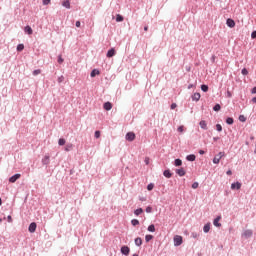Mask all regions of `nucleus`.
<instances>
[{
	"label": "nucleus",
	"mask_w": 256,
	"mask_h": 256,
	"mask_svg": "<svg viewBox=\"0 0 256 256\" xmlns=\"http://www.w3.org/2000/svg\"><path fill=\"white\" fill-rule=\"evenodd\" d=\"M223 157H225V152H220L213 158V163L215 165H219V162L221 161V159H223Z\"/></svg>",
	"instance_id": "f257e3e1"
},
{
	"label": "nucleus",
	"mask_w": 256,
	"mask_h": 256,
	"mask_svg": "<svg viewBox=\"0 0 256 256\" xmlns=\"http://www.w3.org/2000/svg\"><path fill=\"white\" fill-rule=\"evenodd\" d=\"M182 244H183V237L179 235L174 236L175 247H179V245H182Z\"/></svg>",
	"instance_id": "f03ea898"
},
{
	"label": "nucleus",
	"mask_w": 256,
	"mask_h": 256,
	"mask_svg": "<svg viewBox=\"0 0 256 256\" xmlns=\"http://www.w3.org/2000/svg\"><path fill=\"white\" fill-rule=\"evenodd\" d=\"M28 231H29L30 233H35V231H37V223L32 222V223L29 225Z\"/></svg>",
	"instance_id": "7ed1b4c3"
},
{
	"label": "nucleus",
	"mask_w": 256,
	"mask_h": 256,
	"mask_svg": "<svg viewBox=\"0 0 256 256\" xmlns=\"http://www.w3.org/2000/svg\"><path fill=\"white\" fill-rule=\"evenodd\" d=\"M135 134L133 133V132H128L127 134H126V141H135Z\"/></svg>",
	"instance_id": "20e7f679"
},
{
	"label": "nucleus",
	"mask_w": 256,
	"mask_h": 256,
	"mask_svg": "<svg viewBox=\"0 0 256 256\" xmlns=\"http://www.w3.org/2000/svg\"><path fill=\"white\" fill-rule=\"evenodd\" d=\"M17 179H21V174H15V175L11 176L9 178V182L10 183H15V181H17Z\"/></svg>",
	"instance_id": "39448f33"
},
{
	"label": "nucleus",
	"mask_w": 256,
	"mask_h": 256,
	"mask_svg": "<svg viewBox=\"0 0 256 256\" xmlns=\"http://www.w3.org/2000/svg\"><path fill=\"white\" fill-rule=\"evenodd\" d=\"M130 251H131V249H129V246H122L121 247V253L123 255H129Z\"/></svg>",
	"instance_id": "423d86ee"
},
{
	"label": "nucleus",
	"mask_w": 256,
	"mask_h": 256,
	"mask_svg": "<svg viewBox=\"0 0 256 256\" xmlns=\"http://www.w3.org/2000/svg\"><path fill=\"white\" fill-rule=\"evenodd\" d=\"M105 111H111V109H113V104H111V102H106L103 105Z\"/></svg>",
	"instance_id": "0eeeda50"
},
{
	"label": "nucleus",
	"mask_w": 256,
	"mask_h": 256,
	"mask_svg": "<svg viewBox=\"0 0 256 256\" xmlns=\"http://www.w3.org/2000/svg\"><path fill=\"white\" fill-rule=\"evenodd\" d=\"M177 175H179V177H185V168H179L176 170Z\"/></svg>",
	"instance_id": "6e6552de"
},
{
	"label": "nucleus",
	"mask_w": 256,
	"mask_h": 256,
	"mask_svg": "<svg viewBox=\"0 0 256 256\" xmlns=\"http://www.w3.org/2000/svg\"><path fill=\"white\" fill-rule=\"evenodd\" d=\"M221 221V216H218L217 218L214 219V226L215 227H221V223H219Z\"/></svg>",
	"instance_id": "1a4fd4ad"
},
{
	"label": "nucleus",
	"mask_w": 256,
	"mask_h": 256,
	"mask_svg": "<svg viewBox=\"0 0 256 256\" xmlns=\"http://www.w3.org/2000/svg\"><path fill=\"white\" fill-rule=\"evenodd\" d=\"M163 175H164V177H166V179H171V177L173 176V174L171 173L170 170H165L163 172Z\"/></svg>",
	"instance_id": "9d476101"
},
{
	"label": "nucleus",
	"mask_w": 256,
	"mask_h": 256,
	"mask_svg": "<svg viewBox=\"0 0 256 256\" xmlns=\"http://www.w3.org/2000/svg\"><path fill=\"white\" fill-rule=\"evenodd\" d=\"M231 189H241V182H236L231 184Z\"/></svg>",
	"instance_id": "9b49d317"
},
{
	"label": "nucleus",
	"mask_w": 256,
	"mask_h": 256,
	"mask_svg": "<svg viewBox=\"0 0 256 256\" xmlns=\"http://www.w3.org/2000/svg\"><path fill=\"white\" fill-rule=\"evenodd\" d=\"M203 231L204 233H209V231H211V223L205 224L203 227Z\"/></svg>",
	"instance_id": "f8f14e48"
},
{
	"label": "nucleus",
	"mask_w": 256,
	"mask_h": 256,
	"mask_svg": "<svg viewBox=\"0 0 256 256\" xmlns=\"http://www.w3.org/2000/svg\"><path fill=\"white\" fill-rule=\"evenodd\" d=\"M62 5L66 8V9H71V2L69 0H64L62 2Z\"/></svg>",
	"instance_id": "ddd939ff"
},
{
	"label": "nucleus",
	"mask_w": 256,
	"mask_h": 256,
	"mask_svg": "<svg viewBox=\"0 0 256 256\" xmlns=\"http://www.w3.org/2000/svg\"><path fill=\"white\" fill-rule=\"evenodd\" d=\"M201 99V94L200 93H194L192 95V101H199Z\"/></svg>",
	"instance_id": "4468645a"
},
{
	"label": "nucleus",
	"mask_w": 256,
	"mask_h": 256,
	"mask_svg": "<svg viewBox=\"0 0 256 256\" xmlns=\"http://www.w3.org/2000/svg\"><path fill=\"white\" fill-rule=\"evenodd\" d=\"M199 125L201 129H204L205 131H207V122L205 120H201Z\"/></svg>",
	"instance_id": "2eb2a0df"
},
{
	"label": "nucleus",
	"mask_w": 256,
	"mask_h": 256,
	"mask_svg": "<svg viewBox=\"0 0 256 256\" xmlns=\"http://www.w3.org/2000/svg\"><path fill=\"white\" fill-rule=\"evenodd\" d=\"M226 24L228 25V27H235V21L231 18H229L227 21H226Z\"/></svg>",
	"instance_id": "dca6fc26"
},
{
	"label": "nucleus",
	"mask_w": 256,
	"mask_h": 256,
	"mask_svg": "<svg viewBox=\"0 0 256 256\" xmlns=\"http://www.w3.org/2000/svg\"><path fill=\"white\" fill-rule=\"evenodd\" d=\"M251 235H253V231H251V230H246L243 233V237H246V239L251 237Z\"/></svg>",
	"instance_id": "f3484780"
},
{
	"label": "nucleus",
	"mask_w": 256,
	"mask_h": 256,
	"mask_svg": "<svg viewBox=\"0 0 256 256\" xmlns=\"http://www.w3.org/2000/svg\"><path fill=\"white\" fill-rule=\"evenodd\" d=\"M115 55V48H111L108 52H107V57H114Z\"/></svg>",
	"instance_id": "a211bd4d"
},
{
	"label": "nucleus",
	"mask_w": 256,
	"mask_h": 256,
	"mask_svg": "<svg viewBox=\"0 0 256 256\" xmlns=\"http://www.w3.org/2000/svg\"><path fill=\"white\" fill-rule=\"evenodd\" d=\"M175 167H181L183 165V161L181 159H176L174 161Z\"/></svg>",
	"instance_id": "6ab92c4d"
},
{
	"label": "nucleus",
	"mask_w": 256,
	"mask_h": 256,
	"mask_svg": "<svg viewBox=\"0 0 256 256\" xmlns=\"http://www.w3.org/2000/svg\"><path fill=\"white\" fill-rule=\"evenodd\" d=\"M135 245H137V247H141V245H143V240L141 238H136L135 239Z\"/></svg>",
	"instance_id": "aec40b11"
},
{
	"label": "nucleus",
	"mask_w": 256,
	"mask_h": 256,
	"mask_svg": "<svg viewBox=\"0 0 256 256\" xmlns=\"http://www.w3.org/2000/svg\"><path fill=\"white\" fill-rule=\"evenodd\" d=\"M42 163L43 165H49L50 163L49 156H44V158L42 159Z\"/></svg>",
	"instance_id": "412c9836"
},
{
	"label": "nucleus",
	"mask_w": 256,
	"mask_h": 256,
	"mask_svg": "<svg viewBox=\"0 0 256 256\" xmlns=\"http://www.w3.org/2000/svg\"><path fill=\"white\" fill-rule=\"evenodd\" d=\"M187 161H195L196 159V156L195 154H190L186 157Z\"/></svg>",
	"instance_id": "4be33fe9"
},
{
	"label": "nucleus",
	"mask_w": 256,
	"mask_h": 256,
	"mask_svg": "<svg viewBox=\"0 0 256 256\" xmlns=\"http://www.w3.org/2000/svg\"><path fill=\"white\" fill-rule=\"evenodd\" d=\"M116 21H117V23H121V21H124L123 16L120 15V14H117V15H116Z\"/></svg>",
	"instance_id": "5701e85b"
},
{
	"label": "nucleus",
	"mask_w": 256,
	"mask_h": 256,
	"mask_svg": "<svg viewBox=\"0 0 256 256\" xmlns=\"http://www.w3.org/2000/svg\"><path fill=\"white\" fill-rule=\"evenodd\" d=\"M99 73H100L99 70L94 69V70H92L90 77H95L96 75H99Z\"/></svg>",
	"instance_id": "b1692460"
},
{
	"label": "nucleus",
	"mask_w": 256,
	"mask_h": 256,
	"mask_svg": "<svg viewBox=\"0 0 256 256\" xmlns=\"http://www.w3.org/2000/svg\"><path fill=\"white\" fill-rule=\"evenodd\" d=\"M201 89H202V91H203L204 93H207V92L209 91V86L203 84V85H201Z\"/></svg>",
	"instance_id": "393cba45"
},
{
	"label": "nucleus",
	"mask_w": 256,
	"mask_h": 256,
	"mask_svg": "<svg viewBox=\"0 0 256 256\" xmlns=\"http://www.w3.org/2000/svg\"><path fill=\"white\" fill-rule=\"evenodd\" d=\"M141 213H143V208H138L134 211V215H137V216L141 215Z\"/></svg>",
	"instance_id": "a878e982"
},
{
	"label": "nucleus",
	"mask_w": 256,
	"mask_h": 256,
	"mask_svg": "<svg viewBox=\"0 0 256 256\" xmlns=\"http://www.w3.org/2000/svg\"><path fill=\"white\" fill-rule=\"evenodd\" d=\"M65 143H66L65 138H60V139L58 140V145H60L61 147H62L63 145H65Z\"/></svg>",
	"instance_id": "bb28decb"
},
{
	"label": "nucleus",
	"mask_w": 256,
	"mask_h": 256,
	"mask_svg": "<svg viewBox=\"0 0 256 256\" xmlns=\"http://www.w3.org/2000/svg\"><path fill=\"white\" fill-rule=\"evenodd\" d=\"M148 231L150 233H155V225L151 224L150 226H148Z\"/></svg>",
	"instance_id": "cd10ccee"
},
{
	"label": "nucleus",
	"mask_w": 256,
	"mask_h": 256,
	"mask_svg": "<svg viewBox=\"0 0 256 256\" xmlns=\"http://www.w3.org/2000/svg\"><path fill=\"white\" fill-rule=\"evenodd\" d=\"M25 33H33V29H31V26H26L24 28Z\"/></svg>",
	"instance_id": "c85d7f7f"
},
{
	"label": "nucleus",
	"mask_w": 256,
	"mask_h": 256,
	"mask_svg": "<svg viewBox=\"0 0 256 256\" xmlns=\"http://www.w3.org/2000/svg\"><path fill=\"white\" fill-rule=\"evenodd\" d=\"M151 239H153V235L148 234L145 236L146 243H149V241H151Z\"/></svg>",
	"instance_id": "c756f323"
},
{
	"label": "nucleus",
	"mask_w": 256,
	"mask_h": 256,
	"mask_svg": "<svg viewBox=\"0 0 256 256\" xmlns=\"http://www.w3.org/2000/svg\"><path fill=\"white\" fill-rule=\"evenodd\" d=\"M213 111H221V105L216 104V105L213 107Z\"/></svg>",
	"instance_id": "7c9ffc66"
},
{
	"label": "nucleus",
	"mask_w": 256,
	"mask_h": 256,
	"mask_svg": "<svg viewBox=\"0 0 256 256\" xmlns=\"http://www.w3.org/2000/svg\"><path fill=\"white\" fill-rule=\"evenodd\" d=\"M227 125H233V118L229 117L226 119Z\"/></svg>",
	"instance_id": "2f4dec72"
},
{
	"label": "nucleus",
	"mask_w": 256,
	"mask_h": 256,
	"mask_svg": "<svg viewBox=\"0 0 256 256\" xmlns=\"http://www.w3.org/2000/svg\"><path fill=\"white\" fill-rule=\"evenodd\" d=\"M155 187V185L153 184V183H150V184H148V186H147V190L148 191H153V188Z\"/></svg>",
	"instance_id": "473e14b6"
},
{
	"label": "nucleus",
	"mask_w": 256,
	"mask_h": 256,
	"mask_svg": "<svg viewBox=\"0 0 256 256\" xmlns=\"http://www.w3.org/2000/svg\"><path fill=\"white\" fill-rule=\"evenodd\" d=\"M23 49H25V45L19 44V45L17 46V51H23Z\"/></svg>",
	"instance_id": "72a5a7b5"
},
{
	"label": "nucleus",
	"mask_w": 256,
	"mask_h": 256,
	"mask_svg": "<svg viewBox=\"0 0 256 256\" xmlns=\"http://www.w3.org/2000/svg\"><path fill=\"white\" fill-rule=\"evenodd\" d=\"M71 149H73V144L66 145L65 151H71Z\"/></svg>",
	"instance_id": "f704fd0d"
},
{
	"label": "nucleus",
	"mask_w": 256,
	"mask_h": 256,
	"mask_svg": "<svg viewBox=\"0 0 256 256\" xmlns=\"http://www.w3.org/2000/svg\"><path fill=\"white\" fill-rule=\"evenodd\" d=\"M131 224L135 227V226L139 225V220L133 219V220L131 221Z\"/></svg>",
	"instance_id": "c9c22d12"
},
{
	"label": "nucleus",
	"mask_w": 256,
	"mask_h": 256,
	"mask_svg": "<svg viewBox=\"0 0 256 256\" xmlns=\"http://www.w3.org/2000/svg\"><path fill=\"white\" fill-rule=\"evenodd\" d=\"M33 75L34 76L41 75V69L34 70Z\"/></svg>",
	"instance_id": "e433bc0d"
},
{
	"label": "nucleus",
	"mask_w": 256,
	"mask_h": 256,
	"mask_svg": "<svg viewBox=\"0 0 256 256\" xmlns=\"http://www.w3.org/2000/svg\"><path fill=\"white\" fill-rule=\"evenodd\" d=\"M94 135H95L96 139H99V137H101V131H99V130L95 131Z\"/></svg>",
	"instance_id": "4c0bfd02"
},
{
	"label": "nucleus",
	"mask_w": 256,
	"mask_h": 256,
	"mask_svg": "<svg viewBox=\"0 0 256 256\" xmlns=\"http://www.w3.org/2000/svg\"><path fill=\"white\" fill-rule=\"evenodd\" d=\"M216 130L219 132L223 131V127L221 126V124L216 125Z\"/></svg>",
	"instance_id": "58836bf2"
},
{
	"label": "nucleus",
	"mask_w": 256,
	"mask_h": 256,
	"mask_svg": "<svg viewBox=\"0 0 256 256\" xmlns=\"http://www.w3.org/2000/svg\"><path fill=\"white\" fill-rule=\"evenodd\" d=\"M242 75H249V71L246 68H243Z\"/></svg>",
	"instance_id": "ea45409f"
},
{
	"label": "nucleus",
	"mask_w": 256,
	"mask_h": 256,
	"mask_svg": "<svg viewBox=\"0 0 256 256\" xmlns=\"http://www.w3.org/2000/svg\"><path fill=\"white\" fill-rule=\"evenodd\" d=\"M199 187V183L198 182H194L192 184V189H197Z\"/></svg>",
	"instance_id": "a19ab883"
},
{
	"label": "nucleus",
	"mask_w": 256,
	"mask_h": 256,
	"mask_svg": "<svg viewBox=\"0 0 256 256\" xmlns=\"http://www.w3.org/2000/svg\"><path fill=\"white\" fill-rule=\"evenodd\" d=\"M153 212V208L151 206H148L146 208V213H152Z\"/></svg>",
	"instance_id": "79ce46f5"
},
{
	"label": "nucleus",
	"mask_w": 256,
	"mask_h": 256,
	"mask_svg": "<svg viewBox=\"0 0 256 256\" xmlns=\"http://www.w3.org/2000/svg\"><path fill=\"white\" fill-rule=\"evenodd\" d=\"M178 131H179V133H183V131H185V127L184 126H179Z\"/></svg>",
	"instance_id": "37998d69"
},
{
	"label": "nucleus",
	"mask_w": 256,
	"mask_h": 256,
	"mask_svg": "<svg viewBox=\"0 0 256 256\" xmlns=\"http://www.w3.org/2000/svg\"><path fill=\"white\" fill-rule=\"evenodd\" d=\"M63 81H65V77L60 76V77L58 78V83H63Z\"/></svg>",
	"instance_id": "c03bdc74"
},
{
	"label": "nucleus",
	"mask_w": 256,
	"mask_h": 256,
	"mask_svg": "<svg viewBox=\"0 0 256 256\" xmlns=\"http://www.w3.org/2000/svg\"><path fill=\"white\" fill-rule=\"evenodd\" d=\"M42 3L43 5H49V3H51V0H43Z\"/></svg>",
	"instance_id": "a18cd8bd"
},
{
	"label": "nucleus",
	"mask_w": 256,
	"mask_h": 256,
	"mask_svg": "<svg viewBox=\"0 0 256 256\" xmlns=\"http://www.w3.org/2000/svg\"><path fill=\"white\" fill-rule=\"evenodd\" d=\"M239 121H241L242 123H244V121H245V116H240V117H239Z\"/></svg>",
	"instance_id": "49530a36"
},
{
	"label": "nucleus",
	"mask_w": 256,
	"mask_h": 256,
	"mask_svg": "<svg viewBox=\"0 0 256 256\" xmlns=\"http://www.w3.org/2000/svg\"><path fill=\"white\" fill-rule=\"evenodd\" d=\"M177 108V104L176 103H172L171 104V109H176Z\"/></svg>",
	"instance_id": "de8ad7c7"
},
{
	"label": "nucleus",
	"mask_w": 256,
	"mask_h": 256,
	"mask_svg": "<svg viewBox=\"0 0 256 256\" xmlns=\"http://www.w3.org/2000/svg\"><path fill=\"white\" fill-rule=\"evenodd\" d=\"M7 219H8V223H12L13 222V218L11 216H8Z\"/></svg>",
	"instance_id": "09e8293b"
},
{
	"label": "nucleus",
	"mask_w": 256,
	"mask_h": 256,
	"mask_svg": "<svg viewBox=\"0 0 256 256\" xmlns=\"http://www.w3.org/2000/svg\"><path fill=\"white\" fill-rule=\"evenodd\" d=\"M63 61H64V60H63V58H62L61 56H60V57H58V63H60V64H61V63H63Z\"/></svg>",
	"instance_id": "8fccbe9b"
},
{
	"label": "nucleus",
	"mask_w": 256,
	"mask_h": 256,
	"mask_svg": "<svg viewBox=\"0 0 256 256\" xmlns=\"http://www.w3.org/2000/svg\"><path fill=\"white\" fill-rule=\"evenodd\" d=\"M144 162L146 165H149V158H145Z\"/></svg>",
	"instance_id": "3c124183"
},
{
	"label": "nucleus",
	"mask_w": 256,
	"mask_h": 256,
	"mask_svg": "<svg viewBox=\"0 0 256 256\" xmlns=\"http://www.w3.org/2000/svg\"><path fill=\"white\" fill-rule=\"evenodd\" d=\"M226 175H233V172H232L231 170H228V171L226 172Z\"/></svg>",
	"instance_id": "603ef678"
},
{
	"label": "nucleus",
	"mask_w": 256,
	"mask_h": 256,
	"mask_svg": "<svg viewBox=\"0 0 256 256\" xmlns=\"http://www.w3.org/2000/svg\"><path fill=\"white\" fill-rule=\"evenodd\" d=\"M76 27H81V22L80 21L76 22Z\"/></svg>",
	"instance_id": "864d4df0"
},
{
	"label": "nucleus",
	"mask_w": 256,
	"mask_h": 256,
	"mask_svg": "<svg viewBox=\"0 0 256 256\" xmlns=\"http://www.w3.org/2000/svg\"><path fill=\"white\" fill-rule=\"evenodd\" d=\"M252 39H256V33L251 34Z\"/></svg>",
	"instance_id": "5fc2aeb1"
},
{
	"label": "nucleus",
	"mask_w": 256,
	"mask_h": 256,
	"mask_svg": "<svg viewBox=\"0 0 256 256\" xmlns=\"http://www.w3.org/2000/svg\"><path fill=\"white\" fill-rule=\"evenodd\" d=\"M227 97L231 98L232 97V94L230 91L227 92Z\"/></svg>",
	"instance_id": "6e6d98bb"
},
{
	"label": "nucleus",
	"mask_w": 256,
	"mask_h": 256,
	"mask_svg": "<svg viewBox=\"0 0 256 256\" xmlns=\"http://www.w3.org/2000/svg\"><path fill=\"white\" fill-rule=\"evenodd\" d=\"M199 154H200V155H205V151H204V150H200V151H199Z\"/></svg>",
	"instance_id": "4d7b16f0"
},
{
	"label": "nucleus",
	"mask_w": 256,
	"mask_h": 256,
	"mask_svg": "<svg viewBox=\"0 0 256 256\" xmlns=\"http://www.w3.org/2000/svg\"><path fill=\"white\" fill-rule=\"evenodd\" d=\"M252 93H253V94L256 93V86L252 89Z\"/></svg>",
	"instance_id": "13d9d810"
},
{
	"label": "nucleus",
	"mask_w": 256,
	"mask_h": 256,
	"mask_svg": "<svg viewBox=\"0 0 256 256\" xmlns=\"http://www.w3.org/2000/svg\"><path fill=\"white\" fill-rule=\"evenodd\" d=\"M144 31H149V27L145 26Z\"/></svg>",
	"instance_id": "bf43d9fd"
},
{
	"label": "nucleus",
	"mask_w": 256,
	"mask_h": 256,
	"mask_svg": "<svg viewBox=\"0 0 256 256\" xmlns=\"http://www.w3.org/2000/svg\"><path fill=\"white\" fill-rule=\"evenodd\" d=\"M252 103H256V97L252 98Z\"/></svg>",
	"instance_id": "052dcab7"
},
{
	"label": "nucleus",
	"mask_w": 256,
	"mask_h": 256,
	"mask_svg": "<svg viewBox=\"0 0 256 256\" xmlns=\"http://www.w3.org/2000/svg\"><path fill=\"white\" fill-rule=\"evenodd\" d=\"M192 87H193V84H190V85L188 86V89H192Z\"/></svg>",
	"instance_id": "680f3d73"
},
{
	"label": "nucleus",
	"mask_w": 256,
	"mask_h": 256,
	"mask_svg": "<svg viewBox=\"0 0 256 256\" xmlns=\"http://www.w3.org/2000/svg\"><path fill=\"white\" fill-rule=\"evenodd\" d=\"M2 203H3V201H2L1 198H0V205H2Z\"/></svg>",
	"instance_id": "e2e57ef3"
},
{
	"label": "nucleus",
	"mask_w": 256,
	"mask_h": 256,
	"mask_svg": "<svg viewBox=\"0 0 256 256\" xmlns=\"http://www.w3.org/2000/svg\"><path fill=\"white\" fill-rule=\"evenodd\" d=\"M141 201H145V198H142Z\"/></svg>",
	"instance_id": "0e129e2a"
},
{
	"label": "nucleus",
	"mask_w": 256,
	"mask_h": 256,
	"mask_svg": "<svg viewBox=\"0 0 256 256\" xmlns=\"http://www.w3.org/2000/svg\"><path fill=\"white\" fill-rule=\"evenodd\" d=\"M3 220L2 219H0V223L2 222Z\"/></svg>",
	"instance_id": "69168bd1"
},
{
	"label": "nucleus",
	"mask_w": 256,
	"mask_h": 256,
	"mask_svg": "<svg viewBox=\"0 0 256 256\" xmlns=\"http://www.w3.org/2000/svg\"><path fill=\"white\" fill-rule=\"evenodd\" d=\"M253 33H256V31H253Z\"/></svg>",
	"instance_id": "338daca9"
}]
</instances>
